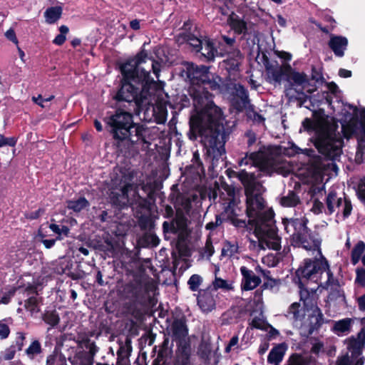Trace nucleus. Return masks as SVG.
<instances>
[{
  "label": "nucleus",
  "mask_w": 365,
  "mask_h": 365,
  "mask_svg": "<svg viewBox=\"0 0 365 365\" xmlns=\"http://www.w3.org/2000/svg\"><path fill=\"white\" fill-rule=\"evenodd\" d=\"M187 74L191 83L197 85L192 93L195 112L190 118V138H201L207 158L214 168L220 160L223 161L225 143L233 125L225 121L221 109L213 103L212 95L207 91L218 89L221 78L210 73L209 67L193 63L187 65Z\"/></svg>",
  "instance_id": "f257e3e1"
},
{
  "label": "nucleus",
  "mask_w": 365,
  "mask_h": 365,
  "mask_svg": "<svg viewBox=\"0 0 365 365\" xmlns=\"http://www.w3.org/2000/svg\"><path fill=\"white\" fill-rule=\"evenodd\" d=\"M237 177L245 188L246 214L248 220L247 222L237 218L242 213L241 207L239 206L240 200L235 188L231 187H226L225 193L222 192L220 196L223 209L222 215L230 220L234 226L247 227L252 230L257 241L252 240L251 242L254 245L257 244L259 250H279L281 238L277 234L274 212L266 207L264 200L262 197L264 191L263 186L256 182L253 173L245 170L238 172Z\"/></svg>",
  "instance_id": "f03ea898"
},
{
  "label": "nucleus",
  "mask_w": 365,
  "mask_h": 365,
  "mask_svg": "<svg viewBox=\"0 0 365 365\" xmlns=\"http://www.w3.org/2000/svg\"><path fill=\"white\" fill-rule=\"evenodd\" d=\"M120 68L123 80L115 96L116 100L134 103L138 109L149 104L158 87L157 83L150 77V71L153 70L158 78L160 63L148 58L145 51H142L135 58L123 63Z\"/></svg>",
  "instance_id": "7ed1b4c3"
},
{
  "label": "nucleus",
  "mask_w": 365,
  "mask_h": 365,
  "mask_svg": "<svg viewBox=\"0 0 365 365\" xmlns=\"http://www.w3.org/2000/svg\"><path fill=\"white\" fill-rule=\"evenodd\" d=\"M294 228L292 245L312 252L314 259H305L296 274L299 280L318 283L327 289H336L339 284L334 279L327 259L322 255L321 241L307 228L304 219H292L285 224V229Z\"/></svg>",
  "instance_id": "20e7f679"
},
{
  "label": "nucleus",
  "mask_w": 365,
  "mask_h": 365,
  "mask_svg": "<svg viewBox=\"0 0 365 365\" xmlns=\"http://www.w3.org/2000/svg\"><path fill=\"white\" fill-rule=\"evenodd\" d=\"M304 129L313 133L314 144L319 153L327 158L336 160L342 153L343 139L337 132L338 128L332 119L320 118L315 120L305 118L302 122Z\"/></svg>",
  "instance_id": "39448f33"
},
{
  "label": "nucleus",
  "mask_w": 365,
  "mask_h": 365,
  "mask_svg": "<svg viewBox=\"0 0 365 365\" xmlns=\"http://www.w3.org/2000/svg\"><path fill=\"white\" fill-rule=\"evenodd\" d=\"M299 295L300 300L303 302L302 307L299 302L292 303L288 310L287 317L294 322H302L304 319L306 313L308 312L314 322V327L320 326L324 323L323 314L317 307L318 296L317 290L319 287L326 289L318 283L299 280Z\"/></svg>",
  "instance_id": "423d86ee"
},
{
  "label": "nucleus",
  "mask_w": 365,
  "mask_h": 365,
  "mask_svg": "<svg viewBox=\"0 0 365 365\" xmlns=\"http://www.w3.org/2000/svg\"><path fill=\"white\" fill-rule=\"evenodd\" d=\"M114 175L111 178L112 188L118 189L120 193L111 192V197L115 198L113 202L120 206H123L137 201L138 195L137 187L131 183L132 173L126 170L116 168L114 170Z\"/></svg>",
  "instance_id": "0eeeda50"
},
{
  "label": "nucleus",
  "mask_w": 365,
  "mask_h": 365,
  "mask_svg": "<svg viewBox=\"0 0 365 365\" xmlns=\"http://www.w3.org/2000/svg\"><path fill=\"white\" fill-rule=\"evenodd\" d=\"M103 121L110 128V131L115 140H124L129 135L130 132L135 131L139 135L142 128L139 126L133 125V115L128 111L118 109L114 113L105 117Z\"/></svg>",
  "instance_id": "6e6552de"
},
{
  "label": "nucleus",
  "mask_w": 365,
  "mask_h": 365,
  "mask_svg": "<svg viewBox=\"0 0 365 365\" xmlns=\"http://www.w3.org/2000/svg\"><path fill=\"white\" fill-rule=\"evenodd\" d=\"M287 81L291 86L287 90V95L296 98H304V103L307 99L312 102L313 97L308 96L307 93H312L315 91V87L311 85L308 76L304 73L291 69L287 74Z\"/></svg>",
  "instance_id": "1a4fd4ad"
},
{
  "label": "nucleus",
  "mask_w": 365,
  "mask_h": 365,
  "mask_svg": "<svg viewBox=\"0 0 365 365\" xmlns=\"http://www.w3.org/2000/svg\"><path fill=\"white\" fill-rule=\"evenodd\" d=\"M365 344V332L362 329L356 338H351L347 341L348 352L339 357L336 365H351L355 362V365H363L364 358L361 357L362 349Z\"/></svg>",
  "instance_id": "9d476101"
},
{
  "label": "nucleus",
  "mask_w": 365,
  "mask_h": 365,
  "mask_svg": "<svg viewBox=\"0 0 365 365\" xmlns=\"http://www.w3.org/2000/svg\"><path fill=\"white\" fill-rule=\"evenodd\" d=\"M159 86L156 87V91L153 94L151 102L139 108V111L144 112V119L147 121H154L158 124H163L167 120L168 110L166 105L162 102H157L155 96L160 92Z\"/></svg>",
  "instance_id": "9b49d317"
},
{
  "label": "nucleus",
  "mask_w": 365,
  "mask_h": 365,
  "mask_svg": "<svg viewBox=\"0 0 365 365\" xmlns=\"http://www.w3.org/2000/svg\"><path fill=\"white\" fill-rule=\"evenodd\" d=\"M359 129L363 132V135L358 139V149L359 151L362 152V150L365 148V110L361 112L360 120L357 118L351 116L348 122L341 123V132L343 136L346 138L356 134Z\"/></svg>",
  "instance_id": "f8f14e48"
},
{
  "label": "nucleus",
  "mask_w": 365,
  "mask_h": 365,
  "mask_svg": "<svg viewBox=\"0 0 365 365\" xmlns=\"http://www.w3.org/2000/svg\"><path fill=\"white\" fill-rule=\"evenodd\" d=\"M240 166L250 165L258 168L266 174H270L272 171V162L266 153L259 150L257 153H252L247 155L239 162Z\"/></svg>",
  "instance_id": "ddd939ff"
},
{
  "label": "nucleus",
  "mask_w": 365,
  "mask_h": 365,
  "mask_svg": "<svg viewBox=\"0 0 365 365\" xmlns=\"http://www.w3.org/2000/svg\"><path fill=\"white\" fill-rule=\"evenodd\" d=\"M168 331L174 340L179 341V344L186 343L184 341L188 334V329L185 319L183 317L174 319L170 325Z\"/></svg>",
  "instance_id": "4468645a"
},
{
  "label": "nucleus",
  "mask_w": 365,
  "mask_h": 365,
  "mask_svg": "<svg viewBox=\"0 0 365 365\" xmlns=\"http://www.w3.org/2000/svg\"><path fill=\"white\" fill-rule=\"evenodd\" d=\"M217 293L210 288L200 292L197 304L203 312H210L215 308Z\"/></svg>",
  "instance_id": "2eb2a0df"
},
{
  "label": "nucleus",
  "mask_w": 365,
  "mask_h": 365,
  "mask_svg": "<svg viewBox=\"0 0 365 365\" xmlns=\"http://www.w3.org/2000/svg\"><path fill=\"white\" fill-rule=\"evenodd\" d=\"M291 70L289 65L282 66L278 64L269 65L266 67V72L268 81L272 83L280 84L284 76L287 77Z\"/></svg>",
  "instance_id": "dca6fc26"
},
{
  "label": "nucleus",
  "mask_w": 365,
  "mask_h": 365,
  "mask_svg": "<svg viewBox=\"0 0 365 365\" xmlns=\"http://www.w3.org/2000/svg\"><path fill=\"white\" fill-rule=\"evenodd\" d=\"M240 272L242 277L241 282V289L242 291L252 290L261 283V279L247 267H241Z\"/></svg>",
  "instance_id": "f3484780"
},
{
  "label": "nucleus",
  "mask_w": 365,
  "mask_h": 365,
  "mask_svg": "<svg viewBox=\"0 0 365 365\" xmlns=\"http://www.w3.org/2000/svg\"><path fill=\"white\" fill-rule=\"evenodd\" d=\"M328 45L336 56L341 58L347 48L348 39L342 36L331 34Z\"/></svg>",
  "instance_id": "a211bd4d"
},
{
  "label": "nucleus",
  "mask_w": 365,
  "mask_h": 365,
  "mask_svg": "<svg viewBox=\"0 0 365 365\" xmlns=\"http://www.w3.org/2000/svg\"><path fill=\"white\" fill-rule=\"evenodd\" d=\"M133 125L139 126L142 128L143 131L140 132L142 135H139V133H136L135 131L130 132L129 135L126 137V139H128L132 143L142 142L143 147L142 149L145 150L149 148L150 145V142L148 139H147V135L149 133V130L143 127V125H140L138 124H135L133 123Z\"/></svg>",
  "instance_id": "6ab92c4d"
},
{
  "label": "nucleus",
  "mask_w": 365,
  "mask_h": 365,
  "mask_svg": "<svg viewBox=\"0 0 365 365\" xmlns=\"http://www.w3.org/2000/svg\"><path fill=\"white\" fill-rule=\"evenodd\" d=\"M227 58L224 61L226 68L229 71H234L238 69L242 61V55L238 49L227 51Z\"/></svg>",
  "instance_id": "aec40b11"
},
{
  "label": "nucleus",
  "mask_w": 365,
  "mask_h": 365,
  "mask_svg": "<svg viewBox=\"0 0 365 365\" xmlns=\"http://www.w3.org/2000/svg\"><path fill=\"white\" fill-rule=\"evenodd\" d=\"M176 354L178 365H191L190 347L188 344L181 343L179 344Z\"/></svg>",
  "instance_id": "412c9836"
},
{
  "label": "nucleus",
  "mask_w": 365,
  "mask_h": 365,
  "mask_svg": "<svg viewBox=\"0 0 365 365\" xmlns=\"http://www.w3.org/2000/svg\"><path fill=\"white\" fill-rule=\"evenodd\" d=\"M343 197H339L334 190H329L326 198V210L325 213L331 215L335 212L334 207L338 206Z\"/></svg>",
  "instance_id": "4be33fe9"
},
{
  "label": "nucleus",
  "mask_w": 365,
  "mask_h": 365,
  "mask_svg": "<svg viewBox=\"0 0 365 365\" xmlns=\"http://www.w3.org/2000/svg\"><path fill=\"white\" fill-rule=\"evenodd\" d=\"M310 182L312 184L310 192L313 195L322 192L324 189L322 173L319 170H316L310 179Z\"/></svg>",
  "instance_id": "5701e85b"
},
{
  "label": "nucleus",
  "mask_w": 365,
  "mask_h": 365,
  "mask_svg": "<svg viewBox=\"0 0 365 365\" xmlns=\"http://www.w3.org/2000/svg\"><path fill=\"white\" fill-rule=\"evenodd\" d=\"M198 51H200L208 61L213 60L218 55V51L215 48L212 41L210 39L203 40Z\"/></svg>",
  "instance_id": "b1692460"
},
{
  "label": "nucleus",
  "mask_w": 365,
  "mask_h": 365,
  "mask_svg": "<svg viewBox=\"0 0 365 365\" xmlns=\"http://www.w3.org/2000/svg\"><path fill=\"white\" fill-rule=\"evenodd\" d=\"M284 354V346L283 344H279L270 351L267 361L270 364L278 365L282 361Z\"/></svg>",
  "instance_id": "393cba45"
},
{
  "label": "nucleus",
  "mask_w": 365,
  "mask_h": 365,
  "mask_svg": "<svg viewBox=\"0 0 365 365\" xmlns=\"http://www.w3.org/2000/svg\"><path fill=\"white\" fill-rule=\"evenodd\" d=\"M228 22L231 28L237 34L245 33L247 30L246 22L232 11L229 16Z\"/></svg>",
  "instance_id": "a878e982"
},
{
  "label": "nucleus",
  "mask_w": 365,
  "mask_h": 365,
  "mask_svg": "<svg viewBox=\"0 0 365 365\" xmlns=\"http://www.w3.org/2000/svg\"><path fill=\"white\" fill-rule=\"evenodd\" d=\"M235 94L237 98H239L238 108H246L249 103L248 94L246 89L240 84H235L234 86Z\"/></svg>",
  "instance_id": "bb28decb"
},
{
  "label": "nucleus",
  "mask_w": 365,
  "mask_h": 365,
  "mask_svg": "<svg viewBox=\"0 0 365 365\" xmlns=\"http://www.w3.org/2000/svg\"><path fill=\"white\" fill-rule=\"evenodd\" d=\"M239 252V246L236 242L225 241L223 243L221 257L231 258Z\"/></svg>",
  "instance_id": "cd10ccee"
},
{
  "label": "nucleus",
  "mask_w": 365,
  "mask_h": 365,
  "mask_svg": "<svg viewBox=\"0 0 365 365\" xmlns=\"http://www.w3.org/2000/svg\"><path fill=\"white\" fill-rule=\"evenodd\" d=\"M334 209L337 216L341 215L342 218L345 219L351 215L352 206L351 202L344 197L342 198L341 203H339L338 206L334 207Z\"/></svg>",
  "instance_id": "c85d7f7f"
},
{
  "label": "nucleus",
  "mask_w": 365,
  "mask_h": 365,
  "mask_svg": "<svg viewBox=\"0 0 365 365\" xmlns=\"http://www.w3.org/2000/svg\"><path fill=\"white\" fill-rule=\"evenodd\" d=\"M215 271V274H217V272ZM211 289H215L217 292V290L220 289L225 291H230L234 289L233 282L232 280H225L220 277H217L215 275V280L212 282V288Z\"/></svg>",
  "instance_id": "c756f323"
},
{
  "label": "nucleus",
  "mask_w": 365,
  "mask_h": 365,
  "mask_svg": "<svg viewBox=\"0 0 365 365\" xmlns=\"http://www.w3.org/2000/svg\"><path fill=\"white\" fill-rule=\"evenodd\" d=\"M89 205L88 201L85 197H79L77 200L67 202V207L75 212H79L88 207Z\"/></svg>",
  "instance_id": "7c9ffc66"
},
{
  "label": "nucleus",
  "mask_w": 365,
  "mask_h": 365,
  "mask_svg": "<svg viewBox=\"0 0 365 365\" xmlns=\"http://www.w3.org/2000/svg\"><path fill=\"white\" fill-rule=\"evenodd\" d=\"M61 14L62 8L61 6L48 8L44 13L46 21L48 24H53L60 19Z\"/></svg>",
  "instance_id": "2f4dec72"
},
{
  "label": "nucleus",
  "mask_w": 365,
  "mask_h": 365,
  "mask_svg": "<svg viewBox=\"0 0 365 365\" xmlns=\"http://www.w3.org/2000/svg\"><path fill=\"white\" fill-rule=\"evenodd\" d=\"M352 320L349 318H345L334 322L333 329L335 333L339 334L349 331L351 329Z\"/></svg>",
  "instance_id": "473e14b6"
},
{
  "label": "nucleus",
  "mask_w": 365,
  "mask_h": 365,
  "mask_svg": "<svg viewBox=\"0 0 365 365\" xmlns=\"http://www.w3.org/2000/svg\"><path fill=\"white\" fill-rule=\"evenodd\" d=\"M300 202L299 197L294 192H289L287 195L282 197L280 203L284 207H295Z\"/></svg>",
  "instance_id": "72a5a7b5"
},
{
  "label": "nucleus",
  "mask_w": 365,
  "mask_h": 365,
  "mask_svg": "<svg viewBox=\"0 0 365 365\" xmlns=\"http://www.w3.org/2000/svg\"><path fill=\"white\" fill-rule=\"evenodd\" d=\"M215 5L222 15L230 16V12L232 8L231 0H215Z\"/></svg>",
  "instance_id": "f704fd0d"
},
{
  "label": "nucleus",
  "mask_w": 365,
  "mask_h": 365,
  "mask_svg": "<svg viewBox=\"0 0 365 365\" xmlns=\"http://www.w3.org/2000/svg\"><path fill=\"white\" fill-rule=\"evenodd\" d=\"M365 251V243L359 241L351 251V261L354 264L358 263L361 259V255Z\"/></svg>",
  "instance_id": "c9c22d12"
},
{
  "label": "nucleus",
  "mask_w": 365,
  "mask_h": 365,
  "mask_svg": "<svg viewBox=\"0 0 365 365\" xmlns=\"http://www.w3.org/2000/svg\"><path fill=\"white\" fill-rule=\"evenodd\" d=\"M24 307L27 311L31 314L39 312V301L37 296L30 297L24 304Z\"/></svg>",
  "instance_id": "e433bc0d"
},
{
  "label": "nucleus",
  "mask_w": 365,
  "mask_h": 365,
  "mask_svg": "<svg viewBox=\"0 0 365 365\" xmlns=\"http://www.w3.org/2000/svg\"><path fill=\"white\" fill-rule=\"evenodd\" d=\"M215 252V249L211 240L209 238L206 240L205 245L200 251L202 258L210 259Z\"/></svg>",
  "instance_id": "4c0bfd02"
},
{
  "label": "nucleus",
  "mask_w": 365,
  "mask_h": 365,
  "mask_svg": "<svg viewBox=\"0 0 365 365\" xmlns=\"http://www.w3.org/2000/svg\"><path fill=\"white\" fill-rule=\"evenodd\" d=\"M59 319V316L56 311L47 312L43 315L44 322L51 327L57 325Z\"/></svg>",
  "instance_id": "58836bf2"
},
{
  "label": "nucleus",
  "mask_w": 365,
  "mask_h": 365,
  "mask_svg": "<svg viewBox=\"0 0 365 365\" xmlns=\"http://www.w3.org/2000/svg\"><path fill=\"white\" fill-rule=\"evenodd\" d=\"M72 268V262L67 258L63 257L59 259L58 267H57V272L59 274H64L69 272Z\"/></svg>",
  "instance_id": "ea45409f"
},
{
  "label": "nucleus",
  "mask_w": 365,
  "mask_h": 365,
  "mask_svg": "<svg viewBox=\"0 0 365 365\" xmlns=\"http://www.w3.org/2000/svg\"><path fill=\"white\" fill-rule=\"evenodd\" d=\"M41 351V344L38 341H34L28 349L26 350V353L29 357L33 359L37 354H40Z\"/></svg>",
  "instance_id": "a19ab883"
},
{
  "label": "nucleus",
  "mask_w": 365,
  "mask_h": 365,
  "mask_svg": "<svg viewBox=\"0 0 365 365\" xmlns=\"http://www.w3.org/2000/svg\"><path fill=\"white\" fill-rule=\"evenodd\" d=\"M183 38L184 40L187 41L191 46L195 48L197 51L203 42V40H201L190 34H185Z\"/></svg>",
  "instance_id": "79ce46f5"
},
{
  "label": "nucleus",
  "mask_w": 365,
  "mask_h": 365,
  "mask_svg": "<svg viewBox=\"0 0 365 365\" xmlns=\"http://www.w3.org/2000/svg\"><path fill=\"white\" fill-rule=\"evenodd\" d=\"M60 34L56 36L53 42L56 45L61 46L66 41V35L68 32V28L66 26L62 25L59 28Z\"/></svg>",
  "instance_id": "37998d69"
},
{
  "label": "nucleus",
  "mask_w": 365,
  "mask_h": 365,
  "mask_svg": "<svg viewBox=\"0 0 365 365\" xmlns=\"http://www.w3.org/2000/svg\"><path fill=\"white\" fill-rule=\"evenodd\" d=\"M202 282V278L198 274L192 275L188 280V285L192 291L198 290Z\"/></svg>",
  "instance_id": "c03bdc74"
},
{
  "label": "nucleus",
  "mask_w": 365,
  "mask_h": 365,
  "mask_svg": "<svg viewBox=\"0 0 365 365\" xmlns=\"http://www.w3.org/2000/svg\"><path fill=\"white\" fill-rule=\"evenodd\" d=\"M288 365H308V361L304 357L296 354L290 357Z\"/></svg>",
  "instance_id": "a18cd8bd"
},
{
  "label": "nucleus",
  "mask_w": 365,
  "mask_h": 365,
  "mask_svg": "<svg viewBox=\"0 0 365 365\" xmlns=\"http://www.w3.org/2000/svg\"><path fill=\"white\" fill-rule=\"evenodd\" d=\"M325 210H326V207H324V204L322 202H320L319 200H318L317 199L314 200L313 205L312 207L311 210L314 214L317 215V214L323 212V211L325 212Z\"/></svg>",
  "instance_id": "49530a36"
},
{
  "label": "nucleus",
  "mask_w": 365,
  "mask_h": 365,
  "mask_svg": "<svg viewBox=\"0 0 365 365\" xmlns=\"http://www.w3.org/2000/svg\"><path fill=\"white\" fill-rule=\"evenodd\" d=\"M50 229L55 233L58 235H67L69 232V229L66 226H62L60 227L58 225L56 224H51L49 226Z\"/></svg>",
  "instance_id": "de8ad7c7"
},
{
  "label": "nucleus",
  "mask_w": 365,
  "mask_h": 365,
  "mask_svg": "<svg viewBox=\"0 0 365 365\" xmlns=\"http://www.w3.org/2000/svg\"><path fill=\"white\" fill-rule=\"evenodd\" d=\"M247 115L250 118L252 119V120L256 123H261L264 121V118L253 110H250L247 113Z\"/></svg>",
  "instance_id": "09e8293b"
},
{
  "label": "nucleus",
  "mask_w": 365,
  "mask_h": 365,
  "mask_svg": "<svg viewBox=\"0 0 365 365\" xmlns=\"http://www.w3.org/2000/svg\"><path fill=\"white\" fill-rule=\"evenodd\" d=\"M356 281L362 287H365V269H358L356 270Z\"/></svg>",
  "instance_id": "8fccbe9b"
},
{
  "label": "nucleus",
  "mask_w": 365,
  "mask_h": 365,
  "mask_svg": "<svg viewBox=\"0 0 365 365\" xmlns=\"http://www.w3.org/2000/svg\"><path fill=\"white\" fill-rule=\"evenodd\" d=\"M10 333V329L7 324L4 322H0V339H4L7 338Z\"/></svg>",
  "instance_id": "3c124183"
},
{
  "label": "nucleus",
  "mask_w": 365,
  "mask_h": 365,
  "mask_svg": "<svg viewBox=\"0 0 365 365\" xmlns=\"http://www.w3.org/2000/svg\"><path fill=\"white\" fill-rule=\"evenodd\" d=\"M222 224V220L220 216L216 215L215 217V222H208L205 228L209 230H213L215 229L217 226L220 225Z\"/></svg>",
  "instance_id": "603ef678"
},
{
  "label": "nucleus",
  "mask_w": 365,
  "mask_h": 365,
  "mask_svg": "<svg viewBox=\"0 0 365 365\" xmlns=\"http://www.w3.org/2000/svg\"><path fill=\"white\" fill-rule=\"evenodd\" d=\"M6 37L11 41L14 42L15 44H18V39L16 36V34L12 29H9L6 34Z\"/></svg>",
  "instance_id": "864d4df0"
},
{
  "label": "nucleus",
  "mask_w": 365,
  "mask_h": 365,
  "mask_svg": "<svg viewBox=\"0 0 365 365\" xmlns=\"http://www.w3.org/2000/svg\"><path fill=\"white\" fill-rule=\"evenodd\" d=\"M246 137L247 138V145L249 146H251L254 143H255L257 138L255 133L252 131H248L246 133Z\"/></svg>",
  "instance_id": "5fc2aeb1"
},
{
  "label": "nucleus",
  "mask_w": 365,
  "mask_h": 365,
  "mask_svg": "<svg viewBox=\"0 0 365 365\" xmlns=\"http://www.w3.org/2000/svg\"><path fill=\"white\" fill-rule=\"evenodd\" d=\"M264 263L267 264L268 266L274 267L277 264V260L272 255H268L262 259Z\"/></svg>",
  "instance_id": "6e6d98bb"
},
{
  "label": "nucleus",
  "mask_w": 365,
  "mask_h": 365,
  "mask_svg": "<svg viewBox=\"0 0 365 365\" xmlns=\"http://www.w3.org/2000/svg\"><path fill=\"white\" fill-rule=\"evenodd\" d=\"M238 344V336H234L231 338L228 345L225 348L226 352H230L232 349V348L235 346H236Z\"/></svg>",
  "instance_id": "4d7b16f0"
},
{
  "label": "nucleus",
  "mask_w": 365,
  "mask_h": 365,
  "mask_svg": "<svg viewBox=\"0 0 365 365\" xmlns=\"http://www.w3.org/2000/svg\"><path fill=\"white\" fill-rule=\"evenodd\" d=\"M14 294V290L9 291L7 294H6L0 300V303L8 304L10 302V299L12 296Z\"/></svg>",
  "instance_id": "13d9d810"
},
{
  "label": "nucleus",
  "mask_w": 365,
  "mask_h": 365,
  "mask_svg": "<svg viewBox=\"0 0 365 365\" xmlns=\"http://www.w3.org/2000/svg\"><path fill=\"white\" fill-rule=\"evenodd\" d=\"M251 325L256 329H263V322L259 318H254L252 321Z\"/></svg>",
  "instance_id": "bf43d9fd"
},
{
  "label": "nucleus",
  "mask_w": 365,
  "mask_h": 365,
  "mask_svg": "<svg viewBox=\"0 0 365 365\" xmlns=\"http://www.w3.org/2000/svg\"><path fill=\"white\" fill-rule=\"evenodd\" d=\"M254 301L257 303V304H259L262 303V291L260 289H257L255 292Z\"/></svg>",
  "instance_id": "052dcab7"
},
{
  "label": "nucleus",
  "mask_w": 365,
  "mask_h": 365,
  "mask_svg": "<svg viewBox=\"0 0 365 365\" xmlns=\"http://www.w3.org/2000/svg\"><path fill=\"white\" fill-rule=\"evenodd\" d=\"M359 308L361 311L365 312V294L359 297L357 299Z\"/></svg>",
  "instance_id": "680f3d73"
},
{
  "label": "nucleus",
  "mask_w": 365,
  "mask_h": 365,
  "mask_svg": "<svg viewBox=\"0 0 365 365\" xmlns=\"http://www.w3.org/2000/svg\"><path fill=\"white\" fill-rule=\"evenodd\" d=\"M277 56L280 58H283L285 61H290L292 59L291 53L286 52V51H279L277 53Z\"/></svg>",
  "instance_id": "e2e57ef3"
},
{
  "label": "nucleus",
  "mask_w": 365,
  "mask_h": 365,
  "mask_svg": "<svg viewBox=\"0 0 365 365\" xmlns=\"http://www.w3.org/2000/svg\"><path fill=\"white\" fill-rule=\"evenodd\" d=\"M32 101L35 103L40 106L41 107H42V108L45 107V106L43 105V102H45V101H43V99L42 98V96L41 95H38L37 97H35V96L32 97Z\"/></svg>",
  "instance_id": "0e129e2a"
},
{
  "label": "nucleus",
  "mask_w": 365,
  "mask_h": 365,
  "mask_svg": "<svg viewBox=\"0 0 365 365\" xmlns=\"http://www.w3.org/2000/svg\"><path fill=\"white\" fill-rule=\"evenodd\" d=\"M339 75L342 78H349L351 76V71L344 68H340Z\"/></svg>",
  "instance_id": "69168bd1"
},
{
  "label": "nucleus",
  "mask_w": 365,
  "mask_h": 365,
  "mask_svg": "<svg viewBox=\"0 0 365 365\" xmlns=\"http://www.w3.org/2000/svg\"><path fill=\"white\" fill-rule=\"evenodd\" d=\"M323 346H324V345L322 343L317 342L314 344L312 350L314 353L318 354L323 349Z\"/></svg>",
  "instance_id": "338daca9"
},
{
  "label": "nucleus",
  "mask_w": 365,
  "mask_h": 365,
  "mask_svg": "<svg viewBox=\"0 0 365 365\" xmlns=\"http://www.w3.org/2000/svg\"><path fill=\"white\" fill-rule=\"evenodd\" d=\"M58 362V357L55 355H50L47 358V365H56Z\"/></svg>",
  "instance_id": "774afa93"
}]
</instances>
